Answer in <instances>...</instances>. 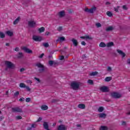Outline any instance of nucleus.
<instances>
[{
    "label": "nucleus",
    "instance_id": "1",
    "mask_svg": "<svg viewBox=\"0 0 130 130\" xmlns=\"http://www.w3.org/2000/svg\"><path fill=\"white\" fill-rule=\"evenodd\" d=\"M36 67H37V68L39 69V72L41 74H42V73H44V72H45V70H46L47 69L45 66H44L40 62H37V63H36Z\"/></svg>",
    "mask_w": 130,
    "mask_h": 130
},
{
    "label": "nucleus",
    "instance_id": "2",
    "mask_svg": "<svg viewBox=\"0 0 130 130\" xmlns=\"http://www.w3.org/2000/svg\"><path fill=\"white\" fill-rule=\"evenodd\" d=\"M71 86L73 90H78L80 87V84L79 82H73L71 83Z\"/></svg>",
    "mask_w": 130,
    "mask_h": 130
},
{
    "label": "nucleus",
    "instance_id": "3",
    "mask_svg": "<svg viewBox=\"0 0 130 130\" xmlns=\"http://www.w3.org/2000/svg\"><path fill=\"white\" fill-rule=\"evenodd\" d=\"M5 65L6 67H7V68H8V69H14V68H15V65L9 61H6Z\"/></svg>",
    "mask_w": 130,
    "mask_h": 130
},
{
    "label": "nucleus",
    "instance_id": "4",
    "mask_svg": "<svg viewBox=\"0 0 130 130\" xmlns=\"http://www.w3.org/2000/svg\"><path fill=\"white\" fill-rule=\"evenodd\" d=\"M111 96L115 99H118L121 97V94L118 92H113L111 93Z\"/></svg>",
    "mask_w": 130,
    "mask_h": 130
},
{
    "label": "nucleus",
    "instance_id": "5",
    "mask_svg": "<svg viewBox=\"0 0 130 130\" xmlns=\"http://www.w3.org/2000/svg\"><path fill=\"white\" fill-rule=\"evenodd\" d=\"M12 112H23V110L20 107H14L12 108Z\"/></svg>",
    "mask_w": 130,
    "mask_h": 130
},
{
    "label": "nucleus",
    "instance_id": "6",
    "mask_svg": "<svg viewBox=\"0 0 130 130\" xmlns=\"http://www.w3.org/2000/svg\"><path fill=\"white\" fill-rule=\"evenodd\" d=\"M21 49L22 50H24V52H26V53H33V51L31 50H30V49L27 48L26 47H21Z\"/></svg>",
    "mask_w": 130,
    "mask_h": 130
},
{
    "label": "nucleus",
    "instance_id": "7",
    "mask_svg": "<svg viewBox=\"0 0 130 130\" xmlns=\"http://www.w3.org/2000/svg\"><path fill=\"white\" fill-rule=\"evenodd\" d=\"M96 11V7H94L90 9H89L88 8H86L85 9V12H86L87 13H90V14H93Z\"/></svg>",
    "mask_w": 130,
    "mask_h": 130
},
{
    "label": "nucleus",
    "instance_id": "8",
    "mask_svg": "<svg viewBox=\"0 0 130 130\" xmlns=\"http://www.w3.org/2000/svg\"><path fill=\"white\" fill-rule=\"evenodd\" d=\"M32 39L35 41L38 42H40V41H41V40H42V38L41 37H39V36H33Z\"/></svg>",
    "mask_w": 130,
    "mask_h": 130
},
{
    "label": "nucleus",
    "instance_id": "9",
    "mask_svg": "<svg viewBox=\"0 0 130 130\" xmlns=\"http://www.w3.org/2000/svg\"><path fill=\"white\" fill-rule=\"evenodd\" d=\"M29 27H30L31 28H34L35 26H36V22L35 21H29L28 22Z\"/></svg>",
    "mask_w": 130,
    "mask_h": 130
},
{
    "label": "nucleus",
    "instance_id": "10",
    "mask_svg": "<svg viewBox=\"0 0 130 130\" xmlns=\"http://www.w3.org/2000/svg\"><path fill=\"white\" fill-rule=\"evenodd\" d=\"M100 90L104 93H106L109 91V90L108 89V87L105 86L101 87L100 88Z\"/></svg>",
    "mask_w": 130,
    "mask_h": 130
},
{
    "label": "nucleus",
    "instance_id": "11",
    "mask_svg": "<svg viewBox=\"0 0 130 130\" xmlns=\"http://www.w3.org/2000/svg\"><path fill=\"white\" fill-rule=\"evenodd\" d=\"M71 41L73 44V45H74V46H75V47H77V46H78V44H79V42H78V40L73 38L71 40Z\"/></svg>",
    "mask_w": 130,
    "mask_h": 130
},
{
    "label": "nucleus",
    "instance_id": "12",
    "mask_svg": "<svg viewBox=\"0 0 130 130\" xmlns=\"http://www.w3.org/2000/svg\"><path fill=\"white\" fill-rule=\"evenodd\" d=\"M43 125L44 126V128L46 130H50L48 127H49V126L48 125V122L44 121Z\"/></svg>",
    "mask_w": 130,
    "mask_h": 130
},
{
    "label": "nucleus",
    "instance_id": "13",
    "mask_svg": "<svg viewBox=\"0 0 130 130\" xmlns=\"http://www.w3.org/2000/svg\"><path fill=\"white\" fill-rule=\"evenodd\" d=\"M117 52H118L120 55H121L122 58L125 56V53L120 50L117 49Z\"/></svg>",
    "mask_w": 130,
    "mask_h": 130
},
{
    "label": "nucleus",
    "instance_id": "14",
    "mask_svg": "<svg viewBox=\"0 0 130 130\" xmlns=\"http://www.w3.org/2000/svg\"><path fill=\"white\" fill-rule=\"evenodd\" d=\"M48 63L50 67H52L53 64L54 66H55V64H57V62L54 61L53 60H49Z\"/></svg>",
    "mask_w": 130,
    "mask_h": 130
},
{
    "label": "nucleus",
    "instance_id": "15",
    "mask_svg": "<svg viewBox=\"0 0 130 130\" xmlns=\"http://www.w3.org/2000/svg\"><path fill=\"white\" fill-rule=\"evenodd\" d=\"M58 130H67V127H66V126L63 124H61L58 126L57 128Z\"/></svg>",
    "mask_w": 130,
    "mask_h": 130
},
{
    "label": "nucleus",
    "instance_id": "16",
    "mask_svg": "<svg viewBox=\"0 0 130 130\" xmlns=\"http://www.w3.org/2000/svg\"><path fill=\"white\" fill-rule=\"evenodd\" d=\"M80 38H81V39H88L89 40H92V39H93V38H92L89 36H85L84 37H80Z\"/></svg>",
    "mask_w": 130,
    "mask_h": 130
},
{
    "label": "nucleus",
    "instance_id": "17",
    "mask_svg": "<svg viewBox=\"0 0 130 130\" xmlns=\"http://www.w3.org/2000/svg\"><path fill=\"white\" fill-rule=\"evenodd\" d=\"M78 107L80 109H85V108H86V106L84 104H80L78 105Z\"/></svg>",
    "mask_w": 130,
    "mask_h": 130
},
{
    "label": "nucleus",
    "instance_id": "18",
    "mask_svg": "<svg viewBox=\"0 0 130 130\" xmlns=\"http://www.w3.org/2000/svg\"><path fill=\"white\" fill-rule=\"evenodd\" d=\"M37 127V124L33 123L31 124V127H27V130H31V129H32V128H35Z\"/></svg>",
    "mask_w": 130,
    "mask_h": 130
},
{
    "label": "nucleus",
    "instance_id": "19",
    "mask_svg": "<svg viewBox=\"0 0 130 130\" xmlns=\"http://www.w3.org/2000/svg\"><path fill=\"white\" fill-rule=\"evenodd\" d=\"M66 40V38L63 37H59L58 39L56 40V42H58L60 41V42H62V41H64Z\"/></svg>",
    "mask_w": 130,
    "mask_h": 130
},
{
    "label": "nucleus",
    "instance_id": "20",
    "mask_svg": "<svg viewBox=\"0 0 130 130\" xmlns=\"http://www.w3.org/2000/svg\"><path fill=\"white\" fill-rule=\"evenodd\" d=\"M59 17L60 18H62V17H64L65 13L64 11H61L59 12Z\"/></svg>",
    "mask_w": 130,
    "mask_h": 130
},
{
    "label": "nucleus",
    "instance_id": "21",
    "mask_svg": "<svg viewBox=\"0 0 130 130\" xmlns=\"http://www.w3.org/2000/svg\"><path fill=\"white\" fill-rule=\"evenodd\" d=\"M19 22H20V17H18L14 20V21L13 22V24L14 25H17V24H18Z\"/></svg>",
    "mask_w": 130,
    "mask_h": 130
},
{
    "label": "nucleus",
    "instance_id": "22",
    "mask_svg": "<svg viewBox=\"0 0 130 130\" xmlns=\"http://www.w3.org/2000/svg\"><path fill=\"white\" fill-rule=\"evenodd\" d=\"M99 117L101 118H105L106 117V114L103 113H100L99 114Z\"/></svg>",
    "mask_w": 130,
    "mask_h": 130
},
{
    "label": "nucleus",
    "instance_id": "23",
    "mask_svg": "<svg viewBox=\"0 0 130 130\" xmlns=\"http://www.w3.org/2000/svg\"><path fill=\"white\" fill-rule=\"evenodd\" d=\"M38 31L39 33H43V32L45 31V28H44V27H42L38 29Z\"/></svg>",
    "mask_w": 130,
    "mask_h": 130
},
{
    "label": "nucleus",
    "instance_id": "24",
    "mask_svg": "<svg viewBox=\"0 0 130 130\" xmlns=\"http://www.w3.org/2000/svg\"><path fill=\"white\" fill-rule=\"evenodd\" d=\"M6 33L7 35H8V36H10V37L14 35V33H13V31H11L10 30L6 31Z\"/></svg>",
    "mask_w": 130,
    "mask_h": 130
},
{
    "label": "nucleus",
    "instance_id": "25",
    "mask_svg": "<svg viewBox=\"0 0 130 130\" xmlns=\"http://www.w3.org/2000/svg\"><path fill=\"white\" fill-rule=\"evenodd\" d=\"M113 30V27L112 26H110L106 28L107 32H109V31H112Z\"/></svg>",
    "mask_w": 130,
    "mask_h": 130
},
{
    "label": "nucleus",
    "instance_id": "26",
    "mask_svg": "<svg viewBox=\"0 0 130 130\" xmlns=\"http://www.w3.org/2000/svg\"><path fill=\"white\" fill-rule=\"evenodd\" d=\"M41 108L42 110H47V109H48V106L46 105H42Z\"/></svg>",
    "mask_w": 130,
    "mask_h": 130
},
{
    "label": "nucleus",
    "instance_id": "27",
    "mask_svg": "<svg viewBox=\"0 0 130 130\" xmlns=\"http://www.w3.org/2000/svg\"><path fill=\"white\" fill-rule=\"evenodd\" d=\"M111 46H114V43L112 42L108 43L107 44V47H111Z\"/></svg>",
    "mask_w": 130,
    "mask_h": 130
},
{
    "label": "nucleus",
    "instance_id": "28",
    "mask_svg": "<svg viewBox=\"0 0 130 130\" xmlns=\"http://www.w3.org/2000/svg\"><path fill=\"white\" fill-rule=\"evenodd\" d=\"M112 80V77H107L105 79V81L106 82H110V81Z\"/></svg>",
    "mask_w": 130,
    "mask_h": 130
},
{
    "label": "nucleus",
    "instance_id": "29",
    "mask_svg": "<svg viewBox=\"0 0 130 130\" xmlns=\"http://www.w3.org/2000/svg\"><path fill=\"white\" fill-rule=\"evenodd\" d=\"M100 47H106V44L104 42H101L99 45Z\"/></svg>",
    "mask_w": 130,
    "mask_h": 130
},
{
    "label": "nucleus",
    "instance_id": "30",
    "mask_svg": "<svg viewBox=\"0 0 130 130\" xmlns=\"http://www.w3.org/2000/svg\"><path fill=\"white\" fill-rule=\"evenodd\" d=\"M5 37H6L5 34H4V32H0V38L4 39Z\"/></svg>",
    "mask_w": 130,
    "mask_h": 130
},
{
    "label": "nucleus",
    "instance_id": "31",
    "mask_svg": "<svg viewBox=\"0 0 130 130\" xmlns=\"http://www.w3.org/2000/svg\"><path fill=\"white\" fill-rule=\"evenodd\" d=\"M106 14L108 17H112V16H113V14H112V13L110 11L107 12Z\"/></svg>",
    "mask_w": 130,
    "mask_h": 130
},
{
    "label": "nucleus",
    "instance_id": "32",
    "mask_svg": "<svg viewBox=\"0 0 130 130\" xmlns=\"http://www.w3.org/2000/svg\"><path fill=\"white\" fill-rule=\"evenodd\" d=\"M20 88H25L26 87V85L24 83H21L19 84Z\"/></svg>",
    "mask_w": 130,
    "mask_h": 130
},
{
    "label": "nucleus",
    "instance_id": "33",
    "mask_svg": "<svg viewBox=\"0 0 130 130\" xmlns=\"http://www.w3.org/2000/svg\"><path fill=\"white\" fill-rule=\"evenodd\" d=\"M107 127L105 126H101V127L100 128V130H107Z\"/></svg>",
    "mask_w": 130,
    "mask_h": 130
},
{
    "label": "nucleus",
    "instance_id": "34",
    "mask_svg": "<svg viewBox=\"0 0 130 130\" xmlns=\"http://www.w3.org/2000/svg\"><path fill=\"white\" fill-rule=\"evenodd\" d=\"M103 110H104L103 107H100L98 109L99 112H103Z\"/></svg>",
    "mask_w": 130,
    "mask_h": 130
},
{
    "label": "nucleus",
    "instance_id": "35",
    "mask_svg": "<svg viewBox=\"0 0 130 130\" xmlns=\"http://www.w3.org/2000/svg\"><path fill=\"white\" fill-rule=\"evenodd\" d=\"M98 75V72H92L90 74V76H96Z\"/></svg>",
    "mask_w": 130,
    "mask_h": 130
},
{
    "label": "nucleus",
    "instance_id": "36",
    "mask_svg": "<svg viewBox=\"0 0 130 130\" xmlns=\"http://www.w3.org/2000/svg\"><path fill=\"white\" fill-rule=\"evenodd\" d=\"M43 45L44 46V47H48L49 46L48 43H43Z\"/></svg>",
    "mask_w": 130,
    "mask_h": 130
},
{
    "label": "nucleus",
    "instance_id": "37",
    "mask_svg": "<svg viewBox=\"0 0 130 130\" xmlns=\"http://www.w3.org/2000/svg\"><path fill=\"white\" fill-rule=\"evenodd\" d=\"M87 82L88 83V84H90V85H93V84H94L93 80L91 79L88 80Z\"/></svg>",
    "mask_w": 130,
    "mask_h": 130
},
{
    "label": "nucleus",
    "instance_id": "38",
    "mask_svg": "<svg viewBox=\"0 0 130 130\" xmlns=\"http://www.w3.org/2000/svg\"><path fill=\"white\" fill-rule=\"evenodd\" d=\"M95 26L97 27V28H100L102 25H101V23H97L95 24Z\"/></svg>",
    "mask_w": 130,
    "mask_h": 130
},
{
    "label": "nucleus",
    "instance_id": "39",
    "mask_svg": "<svg viewBox=\"0 0 130 130\" xmlns=\"http://www.w3.org/2000/svg\"><path fill=\"white\" fill-rule=\"evenodd\" d=\"M107 71L108 72H112V68L111 67L108 66Z\"/></svg>",
    "mask_w": 130,
    "mask_h": 130
},
{
    "label": "nucleus",
    "instance_id": "40",
    "mask_svg": "<svg viewBox=\"0 0 130 130\" xmlns=\"http://www.w3.org/2000/svg\"><path fill=\"white\" fill-rule=\"evenodd\" d=\"M23 57V53L22 52L19 53L18 56V58H21V57Z\"/></svg>",
    "mask_w": 130,
    "mask_h": 130
},
{
    "label": "nucleus",
    "instance_id": "41",
    "mask_svg": "<svg viewBox=\"0 0 130 130\" xmlns=\"http://www.w3.org/2000/svg\"><path fill=\"white\" fill-rule=\"evenodd\" d=\"M25 88L26 89L27 91L30 92L31 91V88L29 86H25Z\"/></svg>",
    "mask_w": 130,
    "mask_h": 130
},
{
    "label": "nucleus",
    "instance_id": "42",
    "mask_svg": "<svg viewBox=\"0 0 130 130\" xmlns=\"http://www.w3.org/2000/svg\"><path fill=\"white\" fill-rule=\"evenodd\" d=\"M17 120H19V119H22V116H17L15 117Z\"/></svg>",
    "mask_w": 130,
    "mask_h": 130
},
{
    "label": "nucleus",
    "instance_id": "43",
    "mask_svg": "<svg viewBox=\"0 0 130 130\" xmlns=\"http://www.w3.org/2000/svg\"><path fill=\"white\" fill-rule=\"evenodd\" d=\"M57 31H62V26H59L57 28Z\"/></svg>",
    "mask_w": 130,
    "mask_h": 130
},
{
    "label": "nucleus",
    "instance_id": "44",
    "mask_svg": "<svg viewBox=\"0 0 130 130\" xmlns=\"http://www.w3.org/2000/svg\"><path fill=\"white\" fill-rule=\"evenodd\" d=\"M19 94H20V92L16 91L15 93H14V96L15 97H17V96L19 95Z\"/></svg>",
    "mask_w": 130,
    "mask_h": 130
},
{
    "label": "nucleus",
    "instance_id": "45",
    "mask_svg": "<svg viewBox=\"0 0 130 130\" xmlns=\"http://www.w3.org/2000/svg\"><path fill=\"white\" fill-rule=\"evenodd\" d=\"M25 101H26V102H30V101H31V98H27L25 99Z\"/></svg>",
    "mask_w": 130,
    "mask_h": 130
},
{
    "label": "nucleus",
    "instance_id": "46",
    "mask_svg": "<svg viewBox=\"0 0 130 130\" xmlns=\"http://www.w3.org/2000/svg\"><path fill=\"white\" fill-rule=\"evenodd\" d=\"M122 9H123V10H127V7H126V5H123V6H122Z\"/></svg>",
    "mask_w": 130,
    "mask_h": 130
},
{
    "label": "nucleus",
    "instance_id": "47",
    "mask_svg": "<svg viewBox=\"0 0 130 130\" xmlns=\"http://www.w3.org/2000/svg\"><path fill=\"white\" fill-rule=\"evenodd\" d=\"M19 101L20 102H23V101H25V98H22L19 99Z\"/></svg>",
    "mask_w": 130,
    "mask_h": 130
},
{
    "label": "nucleus",
    "instance_id": "48",
    "mask_svg": "<svg viewBox=\"0 0 130 130\" xmlns=\"http://www.w3.org/2000/svg\"><path fill=\"white\" fill-rule=\"evenodd\" d=\"M43 56H44V53H42L41 55H40L39 57V58H42V57H43Z\"/></svg>",
    "mask_w": 130,
    "mask_h": 130
},
{
    "label": "nucleus",
    "instance_id": "49",
    "mask_svg": "<svg viewBox=\"0 0 130 130\" xmlns=\"http://www.w3.org/2000/svg\"><path fill=\"white\" fill-rule=\"evenodd\" d=\"M42 120V118L39 117L38 120L37 121V122H39V121H41Z\"/></svg>",
    "mask_w": 130,
    "mask_h": 130
},
{
    "label": "nucleus",
    "instance_id": "50",
    "mask_svg": "<svg viewBox=\"0 0 130 130\" xmlns=\"http://www.w3.org/2000/svg\"><path fill=\"white\" fill-rule=\"evenodd\" d=\"M35 80H36V81H38V83H40V79H39V78H37L35 77Z\"/></svg>",
    "mask_w": 130,
    "mask_h": 130
},
{
    "label": "nucleus",
    "instance_id": "51",
    "mask_svg": "<svg viewBox=\"0 0 130 130\" xmlns=\"http://www.w3.org/2000/svg\"><path fill=\"white\" fill-rule=\"evenodd\" d=\"M81 44L82 45H83L84 46H85V45H86V42H85V41H82L81 42Z\"/></svg>",
    "mask_w": 130,
    "mask_h": 130
},
{
    "label": "nucleus",
    "instance_id": "52",
    "mask_svg": "<svg viewBox=\"0 0 130 130\" xmlns=\"http://www.w3.org/2000/svg\"><path fill=\"white\" fill-rule=\"evenodd\" d=\"M24 71H25V69L24 68H21L19 70V72L22 73V72H24Z\"/></svg>",
    "mask_w": 130,
    "mask_h": 130
},
{
    "label": "nucleus",
    "instance_id": "53",
    "mask_svg": "<svg viewBox=\"0 0 130 130\" xmlns=\"http://www.w3.org/2000/svg\"><path fill=\"white\" fill-rule=\"evenodd\" d=\"M50 35V32H48V31H46L45 32V35H46L47 36H48V35Z\"/></svg>",
    "mask_w": 130,
    "mask_h": 130
},
{
    "label": "nucleus",
    "instance_id": "54",
    "mask_svg": "<svg viewBox=\"0 0 130 130\" xmlns=\"http://www.w3.org/2000/svg\"><path fill=\"white\" fill-rule=\"evenodd\" d=\"M5 118V117H4V116H1L0 117V121H2L3 120V119H4Z\"/></svg>",
    "mask_w": 130,
    "mask_h": 130
},
{
    "label": "nucleus",
    "instance_id": "55",
    "mask_svg": "<svg viewBox=\"0 0 130 130\" xmlns=\"http://www.w3.org/2000/svg\"><path fill=\"white\" fill-rule=\"evenodd\" d=\"M64 59V56H60V60H62V59Z\"/></svg>",
    "mask_w": 130,
    "mask_h": 130
},
{
    "label": "nucleus",
    "instance_id": "56",
    "mask_svg": "<svg viewBox=\"0 0 130 130\" xmlns=\"http://www.w3.org/2000/svg\"><path fill=\"white\" fill-rule=\"evenodd\" d=\"M15 51H19V47H16L14 49Z\"/></svg>",
    "mask_w": 130,
    "mask_h": 130
},
{
    "label": "nucleus",
    "instance_id": "57",
    "mask_svg": "<svg viewBox=\"0 0 130 130\" xmlns=\"http://www.w3.org/2000/svg\"><path fill=\"white\" fill-rule=\"evenodd\" d=\"M27 83L28 84H32V81L31 80H27Z\"/></svg>",
    "mask_w": 130,
    "mask_h": 130
},
{
    "label": "nucleus",
    "instance_id": "58",
    "mask_svg": "<svg viewBox=\"0 0 130 130\" xmlns=\"http://www.w3.org/2000/svg\"><path fill=\"white\" fill-rule=\"evenodd\" d=\"M126 124V122L125 121H123L122 123V125H125Z\"/></svg>",
    "mask_w": 130,
    "mask_h": 130
},
{
    "label": "nucleus",
    "instance_id": "59",
    "mask_svg": "<svg viewBox=\"0 0 130 130\" xmlns=\"http://www.w3.org/2000/svg\"><path fill=\"white\" fill-rule=\"evenodd\" d=\"M56 100H52L51 102L52 103H55V102H56Z\"/></svg>",
    "mask_w": 130,
    "mask_h": 130
},
{
    "label": "nucleus",
    "instance_id": "60",
    "mask_svg": "<svg viewBox=\"0 0 130 130\" xmlns=\"http://www.w3.org/2000/svg\"><path fill=\"white\" fill-rule=\"evenodd\" d=\"M115 12H118V9L116 8H114Z\"/></svg>",
    "mask_w": 130,
    "mask_h": 130
},
{
    "label": "nucleus",
    "instance_id": "61",
    "mask_svg": "<svg viewBox=\"0 0 130 130\" xmlns=\"http://www.w3.org/2000/svg\"><path fill=\"white\" fill-rule=\"evenodd\" d=\"M48 57L50 59H51L52 58V55H49Z\"/></svg>",
    "mask_w": 130,
    "mask_h": 130
},
{
    "label": "nucleus",
    "instance_id": "62",
    "mask_svg": "<svg viewBox=\"0 0 130 130\" xmlns=\"http://www.w3.org/2000/svg\"><path fill=\"white\" fill-rule=\"evenodd\" d=\"M76 126L77 127H81V124H77Z\"/></svg>",
    "mask_w": 130,
    "mask_h": 130
},
{
    "label": "nucleus",
    "instance_id": "63",
    "mask_svg": "<svg viewBox=\"0 0 130 130\" xmlns=\"http://www.w3.org/2000/svg\"><path fill=\"white\" fill-rule=\"evenodd\" d=\"M9 45H10V44H9V43H7L6 44V46H9Z\"/></svg>",
    "mask_w": 130,
    "mask_h": 130
},
{
    "label": "nucleus",
    "instance_id": "64",
    "mask_svg": "<svg viewBox=\"0 0 130 130\" xmlns=\"http://www.w3.org/2000/svg\"><path fill=\"white\" fill-rule=\"evenodd\" d=\"M106 5H110V3H109V2H106Z\"/></svg>",
    "mask_w": 130,
    "mask_h": 130
}]
</instances>
